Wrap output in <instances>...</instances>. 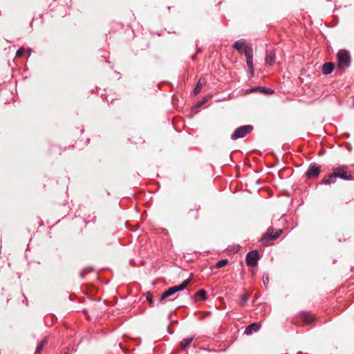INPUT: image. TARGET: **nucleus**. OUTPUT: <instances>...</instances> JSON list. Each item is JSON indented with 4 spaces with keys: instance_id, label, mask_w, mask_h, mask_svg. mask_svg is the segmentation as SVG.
Instances as JSON below:
<instances>
[{
    "instance_id": "obj_1",
    "label": "nucleus",
    "mask_w": 354,
    "mask_h": 354,
    "mask_svg": "<svg viewBox=\"0 0 354 354\" xmlns=\"http://www.w3.org/2000/svg\"><path fill=\"white\" fill-rule=\"evenodd\" d=\"M282 232V230H278L274 232V229L272 227H269L267 232L263 234L260 241L263 245H268L271 241L277 239Z\"/></svg>"
},
{
    "instance_id": "obj_2",
    "label": "nucleus",
    "mask_w": 354,
    "mask_h": 354,
    "mask_svg": "<svg viewBox=\"0 0 354 354\" xmlns=\"http://www.w3.org/2000/svg\"><path fill=\"white\" fill-rule=\"evenodd\" d=\"M338 66L340 68H348L351 65V56L346 50H340L337 53Z\"/></svg>"
},
{
    "instance_id": "obj_3",
    "label": "nucleus",
    "mask_w": 354,
    "mask_h": 354,
    "mask_svg": "<svg viewBox=\"0 0 354 354\" xmlns=\"http://www.w3.org/2000/svg\"><path fill=\"white\" fill-rule=\"evenodd\" d=\"M253 126L250 124L241 126L236 128L231 135V139L233 140L244 138L253 130Z\"/></svg>"
},
{
    "instance_id": "obj_4",
    "label": "nucleus",
    "mask_w": 354,
    "mask_h": 354,
    "mask_svg": "<svg viewBox=\"0 0 354 354\" xmlns=\"http://www.w3.org/2000/svg\"><path fill=\"white\" fill-rule=\"evenodd\" d=\"M244 54L246 58L247 66L252 75H254V65H253V48L252 46H245L244 49Z\"/></svg>"
},
{
    "instance_id": "obj_5",
    "label": "nucleus",
    "mask_w": 354,
    "mask_h": 354,
    "mask_svg": "<svg viewBox=\"0 0 354 354\" xmlns=\"http://www.w3.org/2000/svg\"><path fill=\"white\" fill-rule=\"evenodd\" d=\"M321 167L316 163L310 164L305 174L307 178H315L319 176Z\"/></svg>"
},
{
    "instance_id": "obj_6",
    "label": "nucleus",
    "mask_w": 354,
    "mask_h": 354,
    "mask_svg": "<svg viewBox=\"0 0 354 354\" xmlns=\"http://www.w3.org/2000/svg\"><path fill=\"white\" fill-rule=\"evenodd\" d=\"M259 259V254L257 250L249 252L245 257V261L249 266H255L258 263Z\"/></svg>"
},
{
    "instance_id": "obj_7",
    "label": "nucleus",
    "mask_w": 354,
    "mask_h": 354,
    "mask_svg": "<svg viewBox=\"0 0 354 354\" xmlns=\"http://www.w3.org/2000/svg\"><path fill=\"white\" fill-rule=\"evenodd\" d=\"M335 174L337 178H339L346 180H352V176L351 174H348L346 171L344 169V167H337L336 169Z\"/></svg>"
},
{
    "instance_id": "obj_8",
    "label": "nucleus",
    "mask_w": 354,
    "mask_h": 354,
    "mask_svg": "<svg viewBox=\"0 0 354 354\" xmlns=\"http://www.w3.org/2000/svg\"><path fill=\"white\" fill-rule=\"evenodd\" d=\"M250 45H246V41L245 39H239L236 41L233 44V48L236 49L239 53H241L243 50V48H245V46H249Z\"/></svg>"
},
{
    "instance_id": "obj_9",
    "label": "nucleus",
    "mask_w": 354,
    "mask_h": 354,
    "mask_svg": "<svg viewBox=\"0 0 354 354\" xmlns=\"http://www.w3.org/2000/svg\"><path fill=\"white\" fill-rule=\"evenodd\" d=\"M275 53L274 51H267L266 55V63L269 66H272L275 62Z\"/></svg>"
},
{
    "instance_id": "obj_10",
    "label": "nucleus",
    "mask_w": 354,
    "mask_h": 354,
    "mask_svg": "<svg viewBox=\"0 0 354 354\" xmlns=\"http://www.w3.org/2000/svg\"><path fill=\"white\" fill-rule=\"evenodd\" d=\"M260 325L257 323H252L250 325H248L245 330V333L246 335H251L253 332H257L259 330Z\"/></svg>"
},
{
    "instance_id": "obj_11",
    "label": "nucleus",
    "mask_w": 354,
    "mask_h": 354,
    "mask_svg": "<svg viewBox=\"0 0 354 354\" xmlns=\"http://www.w3.org/2000/svg\"><path fill=\"white\" fill-rule=\"evenodd\" d=\"M300 315L302 321L304 322L305 324H310L315 319L313 316L308 313L303 312L300 314Z\"/></svg>"
},
{
    "instance_id": "obj_12",
    "label": "nucleus",
    "mask_w": 354,
    "mask_h": 354,
    "mask_svg": "<svg viewBox=\"0 0 354 354\" xmlns=\"http://www.w3.org/2000/svg\"><path fill=\"white\" fill-rule=\"evenodd\" d=\"M334 64L331 62H326L323 64L322 71L325 75H328L333 72Z\"/></svg>"
},
{
    "instance_id": "obj_13",
    "label": "nucleus",
    "mask_w": 354,
    "mask_h": 354,
    "mask_svg": "<svg viewBox=\"0 0 354 354\" xmlns=\"http://www.w3.org/2000/svg\"><path fill=\"white\" fill-rule=\"evenodd\" d=\"M176 293L175 290L173 287L169 288L167 290H165L160 297L159 301L161 302L165 299L174 295Z\"/></svg>"
},
{
    "instance_id": "obj_14",
    "label": "nucleus",
    "mask_w": 354,
    "mask_h": 354,
    "mask_svg": "<svg viewBox=\"0 0 354 354\" xmlns=\"http://www.w3.org/2000/svg\"><path fill=\"white\" fill-rule=\"evenodd\" d=\"M337 175L335 174V172L331 174L328 178H324L322 180V184H324V185H330V184H332V183H335V180L337 179Z\"/></svg>"
},
{
    "instance_id": "obj_15",
    "label": "nucleus",
    "mask_w": 354,
    "mask_h": 354,
    "mask_svg": "<svg viewBox=\"0 0 354 354\" xmlns=\"http://www.w3.org/2000/svg\"><path fill=\"white\" fill-rule=\"evenodd\" d=\"M190 282H191V279L189 278V279L185 280L181 284H180L178 286H173V288H174L176 292L182 291L189 285V283Z\"/></svg>"
},
{
    "instance_id": "obj_16",
    "label": "nucleus",
    "mask_w": 354,
    "mask_h": 354,
    "mask_svg": "<svg viewBox=\"0 0 354 354\" xmlns=\"http://www.w3.org/2000/svg\"><path fill=\"white\" fill-rule=\"evenodd\" d=\"M205 84V78H200L194 89V94L197 95L201 90L203 86Z\"/></svg>"
},
{
    "instance_id": "obj_17",
    "label": "nucleus",
    "mask_w": 354,
    "mask_h": 354,
    "mask_svg": "<svg viewBox=\"0 0 354 354\" xmlns=\"http://www.w3.org/2000/svg\"><path fill=\"white\" fill-rule=\"evenodd\" d=\"M194 336H191L189 337L184 338L180 342V348L184 350L185 348L193 341Z\"/></svg>"
},
{
    "instance_id": "obj_18",
    "label": "nucleus",
    "mask_w": 354,
    "mask_h": 354,
    "mask_svg": "<svg viewBox=\"0 0 354 354\" xmlns=\"http://www.w3.org/2000/svg\"><path fill=\"white\" fill-rule=\"evenodd\" d=\"M196 296L201 297L205 301L207 299V292L204 289H200L196 292Z\"/></svg>"
},
{
    "instance_id": "obj_19",
    "label": "nucleus",
    "mask_w": 354,
    "mask_h": 354,
    "mask_svg": "<svg viewBox=\"0 0 354 354\" xmlns=\"http://www.w3.org/2000/svg\"><path fill=\"white\" fill-rule=\"evenodd\" d=\"M227 263H228V260L227 259H221L216 263V264L215 265V268H220L224 266L225 265H226Z\"/></svg>"
},
{
    "instance_id": "obj_20",
    "label": "nucleus",
    "mask_w": 354,
    "mask_h": 354,
    "mask_svg": "<svg viewBox=\"0 0 354 354\" xmlns=\"http://www.w3.org/2000/svg\"><path fill=\"white\" fill-rule=\"evenodd\" d=\"M46 339H44L42 341L39 342V344L37 346L36 352L38 353L43 348L44 344L46 343Z\"/></svg>"
},
{
    "instance_id": "obj_21",
    "label": "nucleus",
    "mask_w": 354,
    "mask_h": 354,
    "mask_svg": "<svg viewBox=\"0 0 354 354\" xmlns=\"http://www.w3.org/2000/svg\"><path fill=\"white\" fill-rule=\"evenodd\" d=\"M262 279H263V284H264L265 287L266 288L268 284V283H269V274H268V273H264L263 274Z\"/></svg>"
},
{
    "instance_id": "obj_22",
    "label": "nucleus",
    "mask_w": 354,
    "mask_h": 354,
    "mask_svg": "<svg viewBox=\"0 0 354 354\" xmlns=\"http://www.w3.org/2000/svg\"><path fill=\"white\" fill-rule=\"evenodd\" d=\"M146 299L148 301L149 305L151 306H153V296L150 292H147L146 294Z\"/></svg>"
},
{
    "instance_id": "obj_23",
    "label": "nucleus",
    "mask_w": 354,
    "mask_h": 354,
    "mask_svg": "<svg viewBox=\"0 0 354 354\" xmlns=\"http://www.w3.org/2000/svg\"><path fill=\"white\" fill-rule=\"evenodd\" d=\"M248 296L245 294L243 295L239 301V304L241 306H244L245 304V303L248 301Z\"/></svg>"
},
{
    "instance_id": "obj_24",
    "label": "nucleus",
    "mask_w": 354,
    "mask_h": 354,
    "mask_svg": "<svg viewBox=\"0 0 354 354\" xmlns=\"http://www.w3.org/2000/svg\"><path fill=\"white\" fill-rule=\"evenodd\" d=\"M259 88L264 93H272L274 92L272 89L266 87H259Z\"/></svg>"
},
{
    "instance_id": "obj_25",
    "label": "nucleus",
    "mask_w": 354,
    "mask_h": 354,
    "mask_svg": "<svg viewBox=\"0 0 354 354\" xmlns=\"http://www.w3.org/2000/svg\"><path fill=\"white\" fill-rule=\"evenodd\" d=\"M24 53V48H20L16 52V57H21Z\"/></svg>"
},
{
    "instance_id": "obj_26",
    "label": "nucleus",
    "mask_w": 354,
    "mask_h": 354,
    "mask_svg": "<svg viewBox=\"0 0 354 354\" xmlns=\"http://www.w3.org/2000/svg\"><path fill=\"white\" fill-rule=\"evenodd\" d=\"M205 101H206V100L203 99V100L198 102V104H197V106L198 107L201 106L202 105H203L205 104Z\"/></svg>"
},
{
    "instance_id": "obj_27",
    "label": "nucleus",
    "mask_w": 354,
    "mask_h": 354,
    "mask_svg": "<svg viewBox=\"0 0 354 354\" xmlns=\"http://www.w3.org/2000/svg\"><path fill=\"white\" fill-rule=\"evenodd\" d=\"M86 273H87V272H86V270H83L80 272V277H81L82 278H84V277H85V275H86Z\"/></svg>"
},
{
    "instance_id": "obj_28",
    "label": "nucleus",
    "mask_w": 354,
    "mask_h": 354,
    "mask_svg": "<svg viewBox=\"0 0 354 354\" xmlns=\"http://www.w3.org/2000/svg\"><path fill=\"white\" fill-rule=\"evenodd\" d=\"M84 270H85L86 272H90V271H93V268L92 267H88V268H84Z\"/></svg>"
},
{
    "instance_id": "obj_29",
    "label": "nucleus",
    "mask_w": 354,
    "mask_h": 354,
    "mask_svg": "<svg viewBox=\"0 0 354 354\" xmlns=\"http://www.w3.org/2000/svg\"><path fill=\"white\" fill-rule=\"evenodd\" d=\"M28 56H30V54H31V49L30 48L28 49Z\"/></svg>"
},
{
    "instance_id": "obj_30",
    "label": "nucleus",
    "mask_w": 354,
    "mask_h": 354,
    "mask_svg": "<svg viewBox=\"0 0 354 354\" xmlns=\"http://www.w3.org/2000/svg\"><path fill=\"white\" fill-rule=\"evenodd\" d=\"M130 263H131V265H133V259H131V260L130 261Z\"/></svg>"
}]
</instances>
